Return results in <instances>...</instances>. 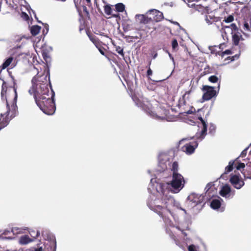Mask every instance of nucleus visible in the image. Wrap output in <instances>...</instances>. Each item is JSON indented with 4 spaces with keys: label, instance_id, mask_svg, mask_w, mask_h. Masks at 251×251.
<instances>
[{
    "label": "nucleus",
    "instance_id": "1",
    "mask_svg": "<svg viewBox=\"0 0 251 251\" xmlns=\"http://www.w3.org/2000/svg\"><path fill=\"white\" fill-rule=\"evenodd\" d=\"M13 85L8 87L7 83L3 81L1 86V97L6 101L7 111L0 115V129L5 127L11 119L14 118L17 112V101L18 95L17 86L13 77H11Z\"/></svg>",
    "mask_w": 251,
    "mask_h": 251
},
{
    "label": "nucleus",
    "instance_id": "2",
    "mask_svg": "<svg viewBox=\"0 0 251 251\" xmlns=\"http://www.w3.org/2000/svg\"><path fill=\"white\" fill-rule=\"evenodd\" d=\"M36 104L46 114L51 115L54 114L56 110L54 96L55 93L51 89L48 93H37L32 95Z\"/></svg>",
    "mask_w": 251,
    "mask_h": 251
},
{
    "label": "nucleus",
    "instance_id": "3",
    "mask_svg": "<svg viewBox=\"0 0 251 251\" xmlns=\"http://www.w3.org/2000/svg\"><path fill=\"white\" fill-rule=\"evenodd\" d=\"M50 76L48 74H37L34 76L32 80V87L29 89L28 93L31 95L41 93L43 92L48 93L49 91V84Z\"/></svg>",
    "mask_w": 251,
    "mask_h": 251
},
{
    "label": "nucleus",
    "instance_id": "4",
    "mask_svg": "<svg viewBox=\"0 0 251 251\" xmlns=\"http://www.w3.org/2000/svg\"><path fill=\"white\" fill-rule=\"evenodd\" d=\"M162 202L164 204L165 208L161 205H155L154 207V211L160 216L163 219L165 217V213L167 212H170V211L168 209L169 204L174 202V199L171 196H163L162 198Z\"/></svg>",
    "mask_w": 251,
    "mask_h": 251
},
{
    "label": "nucleus",
    "instance_id": "5",
    "mask_svg": "<svg viewBox=\"0 0 251 251\" xmlns=\"http://www.w3.org/2000/svg\"><path fill=\"white\" fill-rule=\"evenodd\" d=\"M217 88L215 87L209 85H203L201 88V91L203 92L202 96V101H208L213 98H215L219 91H217Z\"/></svg>",
    "mask_w": 251,
    "mask_h": 251
},
{
    "label": "nucleus",
    "instance_id": "6",
    "mask_svg": "<svg viewBox=\"0 0 251 251\" xmlns=\"http://www.w3.org/2000/svg\"><path fill=\"white\" fill-rule=\"evenodd\" d=\"M185 181L183 177L180 174H173L171 185L174 189L179 191L184 186Z\"/></svg>",
    "mask_w": 251,
    "mask_h": 251
},
{
    "label": "nucleus",
    "instance_id": "7",
    "mask_svg": "<svg viewBox=\"0 0 251 251\" xmlns=\"http://www.w3.org/2000/svg\"><path fill=\"white\" fill-rule=\"evenodd\" d=\"M235 160H231L229 162L228 165L226 166L225 168V170L224 173L221 176V177L224 178L225 176L229 172H231L234 167H236V169L238 170H241L242 168H244L245 167V164L244 163H238V164L236 166L235 165Z\"/></svg>",
    "mask_w": 251,
    "mask_h": 251
},
{
    "label": "nucleus",
    "instance_id": "8",
    "mask_svg": "<svg viewBox=\"0 0 251 251\" xmlns=\"http://www.w3.org/2000/svg\"><path fill=\"white\" fill-rule=\"evenodd\" d=\"M147 14L151 17L152 23L160 22L164 18L163 13L156 9L150 10L147 12Z\"/></svg>",
    "mask_w": 251,
    "mask_h": 251
},
{
    "label": "nucleus",
    "instance_id": "9",
    "mask_svg": "<svg viewBox=\"0 0 251 251\" xmlns=\"http://www.w3.org/2000/svg\"><path fill=\"white\" fill-rule=\"evenodd\" d=\"M192 92V88L191 89L188 91H186L185 94L182 96L181 98L179 99L178 106L179 108L186 105L189 106L188 102L190 101V95Z\"/></svg>",
    "mask_w": 251,
    "mask_h": 251
},
{
    "label": "nucleus",
    "instance_id": "10",
    "mask_svg": "<svg viewBox=\"0 0 251 251\" xmlns=\"http://www.w3.org/2000/svg\"><path fill=\"white\" fill-rule=\"evenodd\" d=\"M229 181L233 186L237 189H240L244 185V181L236 175H232Z\"/></svg>",
    "mask_w": 251,
    "mask_h": 251
},
{
    "label": "nucleus",
    "instance_id": "11",
    "mask_svg": "<svg viewBox=\"0 0 251 251\" xmlns=\"http://www.w3.org/2000/svg\"><path fill=\"white\" fill-rule=\"evenodd\" d=\"M198 144L197 142H194L193 145L191 144H186L181 148V150L185 152L187 154H192L196 148L198 147Z\"/></svg>",
    "mask_w": 251,
    "mask_h": 251
},
{
    "label": "nucleus",
    "instance_id": "12",
    "mask_svg": "<svg viewBox=\"0 0 251 251\" xmlns=\"http://www.w3.org/2000/svg\"><path fill=\"white\" fill-rule=\"evenodd\" d=\"M199 119L201 121L202 126V128L201 131L200 133L197 132L196 134V137L197 139H203L205 135L206 134L207 132V125L204 121V120L202 119V117H199Z\"/></svg>",
    "mask_w": 251,
    "mask_h": 251
},
{
    "label": "nucleus",
    "instance_id": "13",
    "mask_svg": "<svg viewBox=\"0 0 251 251\" xmlns=\"http://www.w3.org/2000/svg\"><path fill=\"white\" fill-rule=\"evenodd\" d=\"M136 17L137 20L140 24H148L152 23L151 18L148 14H147V15L139 14L137 15Z\"/></svg>",
    "mask_w": 251,
    "mask_h": 251
},
{
    "label": "nucleus",
    "instance_id": "14",
    "mask_svg": "<svg viewBox=\"0 0 251 251\" xmlns=\"http://www.w3.org/2000/svg\"><path fill=\"white\" fill-rule=\"evenodd\" d=\"M208 80L211 83H217L218 86L217 87H215L217 88L218 91H219L221 82V77L220 75L219 76V77H218L215 75H211L208 77Z\"/></svg>",
    "mask_w": 251,
    "mask_h": 251
},
{
    "label": "nucleus",
    "instance_id": "15",
    "mask_svg": "<svg viewBox=\"0 0 251 251\" xmlns=\"http://www.w3.org/2000/svg\"><path fill=\"white\" fill-rule=\"evenodd\" d=\"M231 34L233 44L235 46H238L239 45V41L241 40H243L242 35H241L240 32H236L235 33L231 32Z\"/></svg>",
    "mask_w": 251,
    "mask_h": 251
},
{
    "label": "nucleus",
    "instance_id": "16",
    "mask_svg": "<svg viewBox=\"0 0 251 251\" xmlns=\"http://www.w3.org/2000/svg\"><path fill=\"white\" fill-rule=\"evenodd\" d=\"M243 169L242 173L245 178L251 179V166H250V163L247 164V167L245 169Z\"/></svg>",
    "mask_w": 251,
    "mask_h": 251
},
{
    "label": "nucleus",
    "instance_id": "17",
    "mask_svg": "<svg viewBox=\"0 0 251 251\" xmlns=\"http://www.w3.org/2000/svg\"><path fill=\"white\" fill-rule=\"evenodd\" d=\"M230 192L231 188L230 186L226 184L223 186L219 193L222 197H226Z\"/></svg>",
    "mask_w": 251,
    "mask_h": 251
},
{
    "label": "nucleus",
    "instance_id": "18",
    "mask_svg": "<svg viewBox=\"0 0 251 251\" xmlns=\"http://www.w3.org/2000/svg\"><path fill=\"white\" fill-rule=\"evenodd\" d=\"M206 192L205 194L209 197H213L214 196L213 194H212V192H214V188H212V185L210 183H208L206 185L205 187Z\"/></svg>",
    "mask_w": 251,
    "mask_h": 251
},
{
    "label": "nucleus",
    "instance_id": "19",
    "mask_svg": "<svg viewBox=\"0 0 251 251\" xmlns=\"http://www.w3.org/2000/svg\"><path fill=\"white\" fill-rule=\"evenodd\" d=\"M221 203L219 200L214 199L210 203V206L212 208L214 209H217L221 206Z\"/></svg>",
    "mask_w": 251,
    "mask_h": 251
},
{
    "label": "nucleus",
    "instance_id": "20",
    "mask_svg": "<svg viewBox=\"0 0 251 251\" xmlns=\"http://www.w3.org/2000/svg\"><path fill=\"white\" fill-rule=\"evenodd\" d=\"M41 30V27L39 25H33L30 28V32L33 36L37 35Z\"/></svg>",
    "mask_w": 251,
    "mask_h": 251
},
{
    "label": "nucleus",
    "instance_id": "21",
    "mask_svg": "<svg viewBox=\"0 0 251 251\" xmlns=\"http://www.w3.org/2000/svg\"><path fill=\"white\" fill-rule=\"evenodd\" d=\"M31 241V240L30 239V238L28 237V235H25L24 236H22L20 238V243L21 244H26L29 243Z\"/></svg>",
    "mask_w": 251,
    "mask_h": 251
},
{
    "label": "nucleus",
    "instance_id": "22",
    "mask_svg": "<svg viewBox=\"0 0 251 251\" xmlns=\"http://www.w3.org/2000/svg\"><path fill=\"white\" fill-rule=\"evenodd\" d=\"M196 10L201 12H204L208 10V7L207 6H203L201 4H197L194 5Z\"/></svg>",
    "mask_w": 251,
    "mask_h": 251
},
{
    "label": "nucleus",
    "instance_id": "23",
    "mask_svg": "<svg viewBox=\"0 0 251 251\" xmlns=\"http://www.w3.org/2000/svg\"><path fill=\"white\" fill-rule=\"evenodd\" d=\"M167 233L169 235L171 238L175 241V243L176 245H180V242L179 240L176 237L172 231L170 230H167Z\"/></svg>",
    "mask_w": 251,
    "mask_h": 251
},
{
    "label": "nucleus",
    "instance_id": "24",
    "mask_svg": "<svg viewBox=\"0 0 251 251\" xmlns=\"http://www.w3.org/2000/svg\"><path fill=\"white\" fill-rule=\"evenodd\" d=\"M13 60V58L12 57H10L8 58L2 64V67L0 69V73L2 71L3 69H5L7 68L12 62Z\"/></svg>",
    "mask_w": 251,
    "mask_h": 251
},
{
    "label": "nucleus",
    "instance_id": "25",
    "mask_svg": "<svg viewBox=\"0 0 251 251\" xmlns=\"http://www.w3.org/2000/svg\"><path fill=\"white\" fill-rule=\"evenodd\" d=\"M117 12H123L125 10V6L123 3H118L115 5Z\"/></svg>",
    "mask_w": 251,
    "mask_h": 251
},
{
    "label": "nucleus",
    "instance_id": "26",
    "mask_svg": "<svg viewBox=\"0 0 251 251\" xmlns=\"http://www.w3.org/2000/svg\"><path fill=\"white\" fill-rule=\"evenodd\" d=\"M104 11L105 13L108 16L112 14L113 10L111 8V5L109 4H107L104 6Z\"/></svg>",
    "mask_w": 251,
    "mask_h": 251
},
{
    "label": "nucleus",
    "instance_id": "27",
    "mask_svg": "<svg viewBox=\"0 0 251 251\" xmlns=\"http://www.w3.org/2000/svg\"><path fill=\"white\" fill-rule=\"evenodd\" d=\"M133 100L135 101L136 104L139 106L141 107L144 109V104L140 100L135 96L132 97Z\"/></svg>",
    "mask_w": 251,
    "mask_h": 251
},
{
    "label": "nucleus",
    "instance_id": "28",
    "mask_svg": "<svg viewBox=\"0 0 251 251\" xmlns=\"http://www.w3.org/2000/svg\"><path fill=\"white\" fill-rule=\"evenodd\" d=\"M90 40L94 44V45L96 46L97 44H99V43L100 42L98 38L96 37L95 36L93 35H90L88 34Z\"/></svg>",
    "mask_w": 251,
    "mask_h": 251
},
{
    "label": "nucleus",
    "instance_id": "29",
    "mask_svg": "<svg viewBox=\"0 0 251 251\" xmlns=\"http://www.w3.org/2000/svg\"><path fill=\"white\" fill-rule=\"evenodd\" d=\"M49 247L50 248V250L51 251H56V243L55 239L52 241H50V245Z\"/></svg>",
    "mask_w": 251,
    "mask_h": 251
},
{
    "label": "nucleus",
    "instance_id": "30",
    "mask_svg": "<svg viewBox=\"0 0 251 251\" xmlns=\"http://www.w3.org/2000/svg\"><path fill=\"white\" fill-rule=\"evenodd\" d=\"M114 46H115L116 51L119 54H120L123 58H124V50H123V48L120 46H116L115 45H114Z\"/></svg>",
    "mask_w": 251,
    "mask_h": 251
},
{
    "label": "nucleus",
    "instance_id": "31",
    "mask_svg": "<svg viewBox=\"0 0 251 251\" xmlns=\"http://www.w3.org/2000/svg\"><path fill=\"white\" fill-rule=\"evenodd\" d=\"M178 168V165L177 162L175 161L173 162L172 164V171H173V174H178L177 173Z\"/></svg>",
    "mask_w": 251,
    "mask_h": 251
},
{
    "label": "nucleus",
    "instance_id": "32",
    "mask_svg": "<svg viewBox=\"0 0 251 251\" xmlns=\"http://www.w3.org/2000/svg\"><path fill=\"white\" fill-rule=\"evenodd\" d=\"M23 61L27 62V63L30 65H32V62L30 61V59L32 58V57L29 54H26L23 57Z\"/></svg>",
    "mask_w": 251,
    "mask_h": 251
},
{
    "label": "nucleus",
    "instance_id": "33",
    "mask_svg": "<svg viewBox=\"0 0 251 251\" xmlns=\"http://www.w3.org/2000/svg\"><path fill=\"white\" fill-rule=\"evenodd\" d=\"M234 20V17L232 15H230L228 16L227 17H225L224 20L223 22H225L226 23H229L232 22Z\"/></svg>",
    "mask_w": 251,
    "mask_h": 251
},
{
    "label": "nucleus",
    "instance_id": "34",
    "mask_svg": "<svg viewBox=\"0 0 251 251\" xmlns=\"http://www.w3.org/2000/svg\"><path fill=\"white\" fill-rule=\"evenodd\" d=\"M182 113H185L186 114H193L195 111V109L193 107H191V109H189L188 110H185L184 107L182 108Z\"/></svg>",
    "mask_w": 251,
    "mask_h": 251
},
{
    "label": "nucleus",
    "instance_id": "35",
    "mask_svg": "<svg viewBox=\"0 0 251 251\" xmlns=\"http://www.w3.org/2000/svg\"><path fill=\"white\" fill-rule=\"evenodd\" d=\"M232 53V51L230 50H226L224 51L219 52L218 54L223 57L225 54H230Z\"/></svg>",
    "mask_w": 251,
    "mask_h": 251
},
{
    "label": "nucleus",
    "instance_id": "36",
    "mask_svg": "<svg viewBox=\"0 0 251 251\" xmlns=\"http://www.w3.org/2000/svg\"><path fill=\"white\" fill-rule=\"evenodd\" d=\"M30 251H46L45 249L42 247L37 246V247H32L30 249Z\"/></svg>",
    "mask_w": 251,
    "mask_h": 251
},
{
    "label": "nucleus",
    "instance_id": "37",
    "mask_svg": "<svg viewBox=\"0 0 251 251\" xmlns=\"http://www.w3.org/2000/svg\"><path fill=\"white\" fill-rule=\"evenodd\" d=\"M230 28L231 29L232 32H239V29L238 28L236 25L235 24H231Z\"/></svg>",
    "mask_w": 251,
    "mask_h": 251
},
{
    "label": "nucleus",
    "instance_id": "38",
    "mask_svg": "<svg viewBox=\"0 0 251 251\" xmlns=\"http://www.w3.org/2000/svg\"><path fill=\"white\" fill-rule=\"evenodd\" d=\"M213 16L211 15H206L205 17V21L209 25L213 23Z\"/></svg>",
    "mask_w": 251,
    "mask_h": 251
},
{
    "label": "nucleus",
    "instance_id": "39",
    "mask_svg": "<svg viewBox=\"0 0 251 251\" xmlns=\"http://www.w3.org/2000/svg\"><path fill=\"white\" fill-rule=\"evenodd\" d=\"M177 41L176 39H174L172 42V46L174 50H175L176 48L178 47Z\"/></svg>",
    "mask_w": 251,
    "mask_h": 251
},
{
    "label": "nucleus",
    "instance_id": "40",
    "mask_svg": "<svg viewBox=\"0 0 251 251\" xmlns=\"http://www.w3.org/2000/svg\"><path fill=\"white\" fill-rule=\"evenodd\" d=\"M239 57V54H235V55L231 56V57H230V56L227 57L226 59V60H230L231 61H232L235 60V59H238Z\"/></svg>",
    "mask_w": 251,
    "mask_h": 251
},
{
    "label": "nucleus",
    "instance_id": "41",
    "mask_svg": "<svg viewBox=\"0 0 251 251\" xmlns=\"http://www.w3.org/2000/svg\"><path fill=\"white\" fill-rule=\"evenodd\" d=\"M11 231L13 234L20 233L21 232L20 229L17 227H13L11 229Z\"/></svg>",
    "mask_w": 251,
    "mask_h": 251
},
{
    "label": "nucleus",
    "instance_id": "42",
    "mask_svg": "<svg viewBox=\"0 0 251 251\" xmlns=\"http://www.w3.org/2000/svg\"><path fill=\"white\" fill-rule=\"evenodd\" d=\"M30 235L33 238H36L40 235V232L38 231H37L36 233L34 232H31L30 233Z\"/></svg>",
    "mask_w": 251,
    "mask_h": 251
},
{
    "label": "nucleus",
    "instance_id": "43",
    "mask_svg": "<svg viewBox=\"0 0 251 251\" xmlns=\"http://www.w3.org/2000/svg\"><path fill=\"white\" fill-rule=\"evenodd\" d=\"M188 251H197L196 246L194 245H191L188 247Z\"/></svg>",
    "mask_w": 251,
    "mask_h": 251
},
{
    "label": "nucleus",
    "instance_id": "44",
    "mask_svg": "<svg viewBox=\"0 0 251 251\" xmlns=\"http://www.w3.org/2000/svg\"><path fill=\"white\" fill-rule=\"evenodd\" d=\"M249 147L246 148L245 150H244L241 154H240V156H241L242 157H245L246 154H247V150L248 149Z\"/></svg>",
    "mask_w": 251,
    "mask_h": 251
},
{
    "label": "nucleus",
    "instance_id": "45",
    "mask_svg": "<svg viewBox=\"0 0 251 251\" xmlns=\"http://www.w3.org/2000/svg\"><path fill=\"white\" fill-rule=\"evenodd\" d=\"M99 51L102 55L106 56L105 54L106 49L104 47H102L101 48L99 49Z\"/></svg>",
    "mask_w": 251,
    "mask_h": 251
},
{
    "label": "nucleus",
    "instance_id": "46",
    "mask_svg": "<svg viewBox=\"0 0 251 251\" xmlns=\"http://www.w3.org/2000/svg\"><path fill=\"white\" fill-rule=\"evenodd\" d=\"M94 4L96 5V8L99 12L101 11L99 4L98 3L97 0H94Z\"/></svg>",
    "mask_w": 251,
    "mask_h": 251
},
{
    "label": "nucleus",
    "instance_id": "47",
    "mask_svg": "<svg viewBox=\"0 0 251 251\" xmlns=\"http://www.w3.org/2000/svg\"><path fill=\"white\" fill-rule=\"evenodd\" d=\"M22 15L23 16L24 19H25L26 21H27L29 20V16L26 13L23 12Z\"/></svg>",
    "mask_w": 251,
    "mask_h": 251
},
{
    "label": "nucleus",
    "instance_id": "48",
    "mask_svg": "<svg viewBox=\"0 0 251 251\" xmlns=\"http://www.w3.org/2000/svg\"><path fill=\"white\" fill-rule=\"evenodd\" d=\"M215 130V126L213 125H211L209 127V131L210 132H212L213 131H214Z\"/></svg>",
    "mask_w": 251,
    "mask_h": 251
},
{
    "label": "nucleus",
    "instance_id": "49",
    "mask_svg": "<svg viewBox=\"0 0 251 251\" xmlns=\"http://www.w3.org/2000/svg\"><path fill=\"white\" fill-rule=\"evenodd\" d=\"M213 23L214 22H217L220 21V18L219 17H217L215 16H213Z\"/></svg>",
    "mask_w": 251,
    "mask_h": 251
},
{
    "label": "nucleus",
    "instance_id": "50",
    "mask_svg": "<svg viewBox=\"0 0 251 251\" xmlns=\"http://www.w3.org/2000/svg\"><path fill=\"white\" fill-rule=\"evenodd\" d=\"M44 28L46 29V34H47V33L49 31V26L47 24H44Z\"/></svg>",
    "mask_w": 251,
    "mask_h": 251
},
{
    "label": "nucleus",
    "instance_id": "51",
    "mask_svg": "<svg viewBox=\"0 0 251 251\" xmlns=\"http://www.w3.org/2000/svg\"><path fill=\"white\" fill-rule=\"evenodd\" d=\"M147 74L148 76H150L152 74V72L150 67L149 68V69L147 71Z\"/></svg>",
    "mask_w": 251,
    "mask_h": 251
},
{
    "label": "nucleus",
    "instance_id": "52",
    "mask_svg": "<svg viewBox=\"0 0 251 251\" xmlns=\"http://www.w3.org/2000/svg\"><path fill=\"white\" fill-rule=\"evenodd\" d=\"M96 47H97V48L99 50V49H100L103 46L101 45V42H100L99 43V44H97L96 45Z\"/></svg>",
    "mask_w": 251,
    "mask_h": 251
},
{
    "label": "nucleus",
    "instance_id": "53",
    "mask_svg": "<svg viewBox=\"0 0 251 251\" xmlns=\"http://www.w3.org/2000/svg\"><path fill=\"white\" fill-rule=\"evenodd\" d=\"M113 17H114V18H119L120 17V16H119V14L118 13H113L112 12V14L111 15Z\"/></svg>",
    "mask_w": 251,
    "mask_h": 251
},
{
    "label": "nucleus",
    "instance_id": "54",
    "mask_svg": "<svg viewBox=\"0 0 251 251\" xmlns=\"http://www.w3.org/2000/svg\"><path fill=\"white\" fill-rule=\"evenodd\" d=\"M83 10L84 12H86L87 14H89V12L87 10V7L86 6H83Z\"/></svg>",
    "mask_w": 251,
    "mask_h": 251
},
{
    "label": "nucleus",
    "instance_id": "55",
    "mask_svg": "<svg viewBox=\"0 0 251 251\" xmlns=\"http://www.w3.org/2000/svg\"><path fill=\"white\" fill-rule=\"evenodd\" d=\"M147 112L149 113L151 115H153L152 112L150 109L147 110Z\"/></svg>",
    "mask_w": 251,
    "mask_h": 251
},
{
    "label": "nucleus",
    "instance_id": "56",
    "mask_svg": "<svg viewBox=\"0 0 251 251\" xmlns=\"http://www.w3.org/2000/svg\"><path fill=\"white\" fill-rule=\"evenodd\" d=\"M10 233V231H9L8 230H5L4 232H3V234L5 235H7L8 234V233Z\"/></svg>",
    "mask_w": 251,
    "mask_h": 251
},
{
    "label": "nucleus",
    "instance_id": "57",
    "mask_svg": "<svg viewBox=\"0 0 251 251\" xmlns=\"http://www.w3.org/2000/svg\"><path fill=\"white\" fill-rule=\"evenodd\" d=\"M47 231H42V234L43 236H45V234H47Z\"/></svg>",
    "mask_w": 251,
    "mask_h": 251
},
{
    "label": "nucleus",
    "instance_id": "58",
    "mask_svg": "<svg viewBox=\"0 0 251 251\" xmlns=\"http://www.w3.org/2000/svg\"><path fill=\"white\" fill-rule=\"evenodd\" d=\"M247 28H249V25H248V24H245L244 25Z\"/></svg>",
    "mask_w": 251,
    "mask_h": 251
},
{
    "label": "nucleus",
    "instance_id": "59",
    "mask_svg": "<svg viewBox=\"0 0 251 251\" xmlns=\"http://www.w3.org/2000/svg\"><path fill=\"white\" fill-rule=\"evenodd\" d=\"M86 1L88 4L91 3V0H86Z\"/></svg>",
    "mask_w": 251,
    "mask_h": 251
},
{
    "label": "nucleus",
    "instance_id": "60",
    "mask_svg": "<svg viewBox=\"0 0 251 251\" xmlns=\"http://www.w3.org/2000/svg\"><path fill=\"white\" fill-rule=\"evenodd\" d=\"M43 33L44 34H46V29H44L43 30Z\"/></svg>",
    "mask_w": 251,
    "mask_h": 251
},
{
    "label": "nucleus",
    "instance_id": "61",
    "mask_svg": "<svg viewBox=\"0 0 251 251\" xmlns=\"http://www.w3.org/2000/svg\"><path fill=\"white\" fill-rule=\"evenodd\" d=\"M102 2L104 4H106V1L105 0H101Z\"/></svg>",
    "mask_w": 251,
    "mask_h": 251
},
{
    "label": "nucleus",
    "instance_id": "62",
    "mask_svg": "<svg viewBox=\"0 0 251 251\" xmlns=\"http://www.w3.org/2000/svg\"><path fill=\"white\" fill-rule=\"evenodd\" d=\"M157 53H155L154 54V55L153 56V58H155L156 57V56H157Z\"/></svg>",
    "mask_w": 251,
    "mask_h": 251
},
{
    "label": "nucleus",
    "instance_id": "63",
    "mask_svg": "<svg viewBox=\"0 0 251 251\" xmlns=\"http://www.w3.org/2000/svg\"><path fill=\"white\" fill-rule=\"evenodd\" d=\"M176 228L177 229H178V230H180V229L179 227H178V226H176Z\"/></svg>",
    "mask_w": 251,
    "mask_h": 251
},
{
    "label": "nucleus",
    "instance_id": "64",
    "mask_svg": "<svg viewBox=\"0 0 251 251\" xmlns=\"http://www.w3.org/2000/svg\"><path fill=\"white\" fill-rule=\"evenodd\" d=\"M249 155H250V156H251V151H250V152H249Z\"/></svg>",
    "mask_w": 251,
    "mask_h": 251
}]
</instances>
